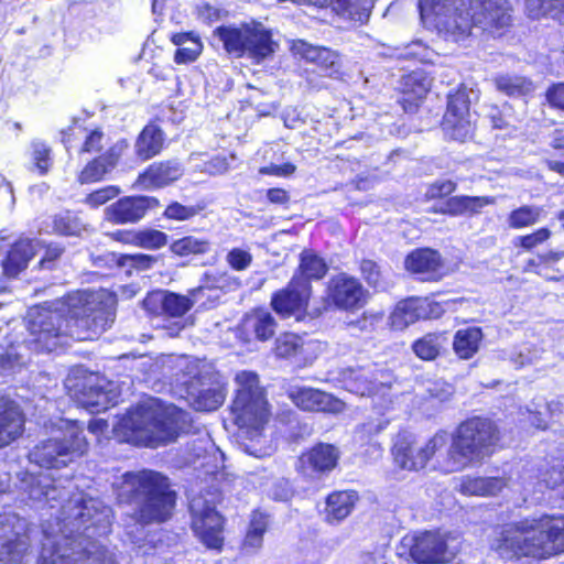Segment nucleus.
Wrapping results in <instances>:
<instances>
[{
    "instance_id": "obj_1",
    "label": "nucleus",
    "mask_w": 564,
    "mask_h": 564,
    "mask_svg": "<svg viewBox=\"0 0 564 564\" xmlns=\"http://www.w3.org/2000/svg\"><path fill=\"white\" fill-rule=\"evenodd\" d=\"M30 498L62 500L57 520L62 523L57 534H45L37 564H117L110 553L95 536L110 532L111 509L98 498L77 491L69 495L65 487H57L50 476H40L31 482Z\"/></svg>"
},
{
    "instance_id": "obj_2",
    "label": "nucleus",
    "mask_w": 564,
    "mask_h": 564,
    "mask_svg": "<svg viewBox=\"0 0 564 564\" xmlns=\"http://www.w3.org/2000/svg\"><path fill=\"white\" fill-rule=\"evenodd\" d=\"M79 311L69 319L58 311L34 307L28 313L29 337L26 344L35 351H52L61 338L93 339L115 321L116 300L106 291L83 292L78 296Z\"/></svg>"
},
{
    "instance_id": "obj_3",
    "label": "nucleus",
    "mask_w": 564,
    "mask_h": 564,
    "mask_svg": "<svg viewBox=\"0 0 564 564\" xmlns=\"http://www.w3.org/2000/svg\"><path fill=\"white\" fill-rule=\"evenodd\" d=\"M188 414L175 405L150 398L132 408L115 426L126 441L158 447L173 442L186 427Z\"/></svg>"
},
{
    "instance_id": "obj_4",
    "label": "nucleus",
    "mask_w": 564,
    "mask_h": 564,
    "mask_svg": "<svg viewBox=\"0 0 564 564\" xmlns=\"http://www.w3.org/2000/svg\"><path fill=\"white\" fill-rule=\"evenodd\" d=\"M491 547L507 560L521 555L545 558L564 553V516L508 525Z\"/></svg>"
},
{
    "instance_id": "obj_5",
    "label": "nucleus",
    "mask_w": 564,
    "mask_h": 564,
    "mask_svg": "<svg viewBox=\"0 0 564 564\" xmlns=\"http://www.w3.org/2000/svg\"><path fill=\"white\" fill-rule=\"evenodd\" d=\"M498 438L492 421L479 416L468 419L457 426L446 454L437 460V468L452 474L479 465L491 456Z\"/></svg>"
},
{
    "instance_id": "obj_6",
    "label": "nucleus",
    "mask_w": 564,
    "mask_h": 564,
    "mask_svg": "<svg viewBox=\"0 0 564 564\" xmlns=\"http://www.w3.org/2000/svg\"><path fill=\"white\" fill-rule=\"evenodd\" d=\"M119 496L137 505V520L143 524L169 520L176 500L169 479L152 470L124 474Z\"/></svg>"
},
{
    "instance_id": "obj_7",
    "label": "nucleus",
    "mask_w": 564,
    "mask_h": 564,
    "mask_svg": "<svg viewBox=\"0 0 564 564\" xmlns=\"http://www.w3.org/2000/svg\"><path fill=\"white\" fill-rule=\"evenodd\" d=\"M237 386L236 397L231 404L234 422L239 429L245 430V451L256 457L270 455L271 447L261 446V429L268 420L267 400L263 389L259 384L257 373L240 371L235 377Z\"/></svg>"
},
{
    "instance_id": "obj_8",
    "label": "nucleus",
    "mask_w": 564,
    "mask_h": 564,
    "mask_svg": "<svg viewBox=\"0 0 564 564\" xmlns=\"http://www.w3.org/2000/svg\"><path fill=\"white\" fill-rule=\"evenodd\" d=\"M83 432V426L77 422L61 420L57 435L36 445L29 454L30 460L46 468L67 466L88 448Z\"/></svg>"
},
{
    "instance_id": "obj_9",
    "label": "nucleus",
    "mask_w": 564,
    "mask_h": 564,
    "mask_svg": "<svg viewBox=\"0 0 564 564\" xmlns=\"http://www.w3.org/2000/svg\"><path fill=\"white\" fill-rule=\"evenodd\" d=\"M214 33L227 53L235 57L247 55L258 63L270 57L278 47L270 31L261 23L242 24L239 28L219 26Z\"/></svg>"
},
{
    "instance_id": "obj_10",
    "label": "nucleus",
    "mask_w": 564,
    "mask_h": 564,
    "mask_svg": "<svg viewBox=\"0 0 564 564\" xmlns=\"http://www.w3.org/2000/svg\"><path fill=\"white\" fill-rule=\"evenodd\" d=\"M446 442V433L443 431L435 433L424 443H421L413 433L402 431L397 434L391 447L393 463L401 470L420 471L440 449L445 447Z\"/></svg>"
},
{
    "instance_id": "obj_11",
    "label": "nucleus",
    "mask_w": 564,
    "mask_h": 564,
    "mask_svg": "<svg viewBox=\"0 0 564 564\" xmlns=\"http://www.w3.org/2000/svg\"><path fill=\"white\" fill-rule=\"evenodd\" d=\"M217 498L214 492L195 496L189 501V511L195 534L207 547L218 550L224 541V519L216 510Z\"/></svg>"
},
{
    "instance_id": "obj_12",
    "label": "nucleus",
    "mask_w": 564,
    "mask_h": 564,
    "mask_svg": "<svg viewBox=\"0 0 564 564\" xmlns=\"http://www.w3.org/2000/svg\"><path fill=\"white\" fill-rule=\"evenodd\" d=\"M458 0H419L421 18L425 23L453 37L454 41L470 34L469 20L457 13Z\"/></svg>"
},
{
    "instance_id": "obj_13",
    "label": "nucleus",
    "mask_w": 564,
    "mask_h": 564,
    "mask_svg": "<svg viewBox=\"0 0 564 564\" xmlns=\"http://www.w3.org/2000/svg\"><path fill=\"white\" fill-rule=\"evenodd\" d=\"M477 94L460 86L448 95L447 109L443 118V129L453 140L464 141L473 131L470 104Z\"/></svg>"
},
{
    "instance_id": "obj_14",
    "label": "nucleus",
    "mask_w": 564,
    "mask_h": 564,
    "mask_svg": "<svg viewBox=\"0 0 564 564\" xmlns=\"http://www.w3.org/2000/svg\"><path fill=\"white\" fill-rule=\"evenodd\" d=\"M108 384L106 379L96 375H89L75 381L67 380L72 398L90 412L108 409L113 398L112 391L106 387Z\"/></svg>"
},
{
    "instance_id": "obj_15",
    "label": "nucleus",
    "mask_w": 564,
    "mask_h": 564,
    "mask_svg": "<svg viewBox=\"0 0 564 564\" xmlns=\"http://www.w3.org/2000/svg\"><path fill=\"white\" fill-rule=\"evenodd\" d=\"M14 514H0V562L19 563L28 554L30 539Z\"/></svg>"
},
{
    "instance_id": "obj_16",
    "label": "nucleus",
    "mask_w": 564,
    "mask_h": 564,
    "mask_svg": "<svg viewBox=\"0 0 564 564\" xmlns=\"http://www.w3.org/2000/svg\"><path fill=\"white\" fill-rule=\"evenodd\" d=\"M507 0H469L468 15L471 26L495 34L510 24Z\"/></svg>"
},
{
    "instance_id": "obj_17",
    "label": "nucleus",
    "mask_w": 564,
    "mask_h": 564,
    "mask_svg": "<svg viewBox=\"0 0 564 564\" xmlns=\"http://www.w3.org/2000/svg\"><path fill=\"white\" fill-rule=\"evenodd\" d=\"M327 297V305L333 304L344 311H356L365 306L367 291L357 278L339 273L328 281Z\"/></svg>"
},
{
    "instance_id": "obj_18",
    "label": "nucleus",
    "mask_w": 564,
    "mask_h": 564,
    "mask_svg": "<svg viewBox=\"0 0 564 564\" xmlns=\"http://www.w3.org/2000/svg\"><path fill=\"white\" fill-rule=\"evenodd\" d=\"M401 547L408 550L410 556L417 563L447 562L452 556L447 552L444 538L434 532L406 535L401 541Z\"/></svg>"
},
{
    "instance_id": "obj_19",
    "label": "nucleus",
    "mask_w": 564,
    "mask_h": 564,
    "mask_svg": "<svg viewBox=\"0 0 564 564\" xmlns=\"http://www.w3.org/2000/svg\"><path fill=\"white\" fill-rule=\"evenodd\" d=\"M159 207L152 196H126L105 209V218L113 224H133L142 219L147 212Z\"/></svg>"
},
{
    "instance_id": "obj_20",
    "label": "nucleus",
    "mask_w": 564,
    "mask_h": 564,
    "mask_svg": "<svg viewBox=\"0 0 564 564\" xmlns=\"http://www.w3.org/2000/svg\"><path fill=\"white\" fill-rule=\"evenodd\" d=\"M177 380L182 381L186 389L220 382V375L213 362L188 356H181L175 361Z\"/></svg>"
},
{
    "instance_id": "obj_21",
    "label": "nucleus",
    "mask_w": 564,
    "mask_h": 564,
    "mask_svg": "<svg viewBox=\"0 0 564 564\" xmlns=\"http://www.w3.org/2000/svg\"><path fill=\"white\" fill-rule=\"evenodd\" d=\"M288 395L297 408L304 411L339 413L344 410V403L340 400L318 389L291 387Z\"/></svg>"
},
{
    "instance_id": "obj_22",
    "label": "nucleus",
    "mask_w": 564,
    "mask_h": 564,
    "mask_svg": "<svg viewBox=\"0 0 564 564\" xmlns=\"http://www.w3.org/2000/svg\"><path fill=\"white\" fill-rule=\"evenodd\" d=\"M339 458L338 449L330 444H317L299 457L297 469L307 477L333 470Z\"/></svg>"
},
{
    "instance_id": "obj_23",
    "label": "nucleus",
    "mask_w": 564,
    "mask_h": 564,
    "mask_svg": "<svg viewBox=\"0 0 564 564\" xmlns=\"http://www.w3.org/2000/svg\"><path fill=\"white\" fill-rule=\"evenodd\" d=\"M300 278H292L286 289L272 296V307L283 316H289L307 306L312 289L301 284Z\"/></svg>"
},
{
    "instance_id": "obj_24",
    "label": "nucleus",
    "mask_w": 564,
    "mask_h": 564,
    "mask_svg": "<svg viewBox=\"0 0 564 564\" xmlns=\"http://www.w3.org/2000/svg\"><path fill=\"white\" fill-rule=\"evenodd\" d=\"M183 172L182 164L176 160L156 162L138 176L134 186L142 189L163 187L178 180Z\"/></svg>"
},
{
    "instance_id": "obj_25",
    "label": "nucleus",
    "mask_w": 564,
    "mask_h": 564,
    "mask_svg": "<svg viewBox=\"0 0 564 564\" xmlns=\"http://www.w3.org/2000/svg\"><path fill=\"white\" fill-rule=\"evenodd\" d=\"M276 328L272 314L265 310H254L247 314L239 327L240 337L246 341H265L271 338Z\"/></svg>"
},
{
    "instance_id": "obj_26",
    "label": "nucleus",
    "mask_w": 564,
    "mask_h": 564,
    "mask_svg": "<svg viewBox=\"0 0 564 564\" xmlns=\"http://www.w3.org/2000/svg\"><path fill=\"white\" fill-rule=\"evenodd\" d=\"M405 269L421 276L422 280H437L443 267L440 253L433 249H416L409 253L404 261Z\"/></svg>"
},
{
    "instance_id": "obj_27",
    "label": "nucleus",
    "mask_w": 564,
    "mask_h": 564,
    "mask_svg": "<svg viewBox=\"0 0 564 564\" xmlns=\"http://www.w3.org/2000/svg\"><path fill=\"white\" fill-rule=\"evenodd\" d=\"M24 417L19 405L9 399H0V447L9 445L23 432Z\"/></svg>"
},
{
    "instance_id": "obj_28",
    "label": "nucleus",
    "mask_w": 564,
    "mask_h": 564,
    "mask_svg": "<svg viewBox=\"0 0 564 564\" xmlns=\"http://www.w3.org/2000/svg\"><path fill=\"white\" fill-rule=\"evenodd\" d=\"M294 50L304 59L321 67L327 76L338 77L340 75V59L336 52L323 46H313L303 41L294 44Z\"/></svg>"
},
{
    "instance_id": "obj_29",
    "label": "nucleus",
    "mask_w": 564,
    "mask_h": 564,
    "mask_svg": "<svg viewBox=\"0 0 564 564\" xmlns=\"http://www.w3.org/2000/svg\"><path fill=\"white\" fill-rule=\"evenodd\" d=\"M37 242L28 238L18 240L12 245L6 259L2 261L3 273L9 278H15L26 267L35 254Z\"/></svg>"
},
{
    "instance_id": "obj_30",
    "label": "nucleus",
    "mask_w": 564,
    "mask_h": 564,
    "mask_svg": "<svg viewBox=\"0 0 564 564\" xmlns=\"http://www.w3.org/2000/svg\"><path fill=\"white\" fill-rule=\"evenodd\" d=\"M188 400L196 411L217 410L225 400V389L220 382L194 387L187 390Z\"/></svg>"
},
{
    "instance_id": "obj_31",
    "label": "nucleus",
    "mask_w": 564,
    "mask_h": 564,
    "mask_svg": "<svg viewBox=\"0 0 564 564\" xmlns=\"http://www.w3.org/2000/svg\"><path fill=\"white\" fill-rule=\"evenodd\" d=\"M346 388L359 395L384 394L389 386L372 380L369 372L364 369H348L344 372Z\"/></svg>"
},
{
    "instance_id": "obj_32",
    "label": "nucleus",
    "mask_w": 564,
    "mask_h": 564,
    "mask_svg": "<svg viewBox=\"0 0 564 564\" xmlns=\"http://www.w3.org/2000/svg\"><path fill=\"white\" fill-rule=\"evenodd\" d=\"M63 133V142L67 150L74 147L73 139H83V144L79 149V154L98 153L105 147V134L99 129L88 131L83 127H72L68 129L67 132Z\"/></svg>"
},
{
    "instance_id": "obj_33",
    "label": "nucleus",
    "mask_w": 564,
    "mask_h": 564,
    "mask_svg": "<svg viewBox=\"0 0 564 564\" xmlns=\"http://www.w3.org/2000/svg\"><path fill=\"white\" fill-rule=\"evenodd\" d=\"M164 132L155 124H148L139 134L134 151L142 161L150 160L161 152L164 144Z\"/></svg>"
},
{
    "instance_id": "obj_34",
    "label": "nucleus",
    "mask_w": 564,
    "mask_h": 564,
    "mask_svg": "<svg viewBox=\"0 0 564 564\" xmlns=\"http://www.w3.org/2000/svg\"><path fill=\"white\" fill-rule=\"evenodd\" d=\"M328 271L323 258L310 250H304L300 256V264L293 278H300L301 284L311 288L312 280H321Z\"/></svg>"
},
{
    "instance_id": "obj_35",
    "label": "nucleus",
    "mask_w": 564,
    "mask_h": 564,
    "mask_svg": "<svg viewBox=\"0 0 564 564\" xmlns=\"http://www.w3.org/2000/svg\"><path fill=\"white\" fill-rule=\"evenodd\" d=\"M358 497L355 491H335L326 500V521L338 523L352 511Z\"/></svg>"
},
{
    "instance_id": "obj_36",
    "label": "nucleus",
    "mask_w": 564,
    "mask_h": 564,
    "mask_svg": "<svg viewBox=\"0 0 564 564\" xmlns=\"http://www.w3.org/2000/svg\"><path fill=\"white\" fill-rule=\"evenodd\" d=\"M494 203L495 198L488 196H453L443 203L440 212L458 216L465 213H478L482 207Z\"/></svg>"
},
{
    "instance_id": "obj_37",
    "label": "nucleus",
    "mask_w": 564,
    "mask_h": 564,
    "mask_svg": "<svg viewBox=\"0 0 564 564\" xmlns=\"http://www.w3.org/2000/svg\"><path fill=\"white\" fill-rule=\"evenodd\" d=\"M508 485L505 477H466L460 485L465 495L495 496Z\"/></svg>"
},
{
    "instance_id": "obj_38",
    "label": "nucleus",
    "mask_w": 564,
    "mask_h": 564,
    "mask_svg": "<svg viewBox=\"0 0 564 564\" xmlns=\"http://www.w3.org/2000/svg\"><path fill=\"white\" fill-rule=\"evenodd\" d=\"M425 302L421 299L401 301L391 314L392 325L397 328L406 327L420 318L426 317Z\"/></svg>"
},
{
    "instance_id": "obj_39",
    "label": "nucleus",
    "mask_w": 564,
    "mask_h": 564,
    "mask_svg": "<svg viewBox=\"0 0 564 564\" xmlns=\"http://www.w3.org/2000/svg\"><path fill=\"white\" fill-rule=\"evenodd\" d=\"M204 288H196L188 292L187 295H180L165 291L164 312L163 315L173 318L183 317L200 299Z\"/></svg>"
},
{
    "instance_id": "obj_40",
    "label": "nucleus",
    "mask_w": 564,
    "mask_h": 564,
    "mask_svg": "<svg viewBox=\"0 0 564 564\" xmlns=\"http://www.w3.org/2000/svg\"><path fill=\"white\" fill-rule=\"evenodd\" d=\"M481 339L482 333L479 327L459 329L455 334L453 347L459 358L469 359L478 351Z\"/></svg>"
},
{
    "instance_id": "obj_41",
    "label": "nucleus",
    "mask_w": 564,
    "mask_h": 564,
    "mask_svg": "<svg viewBox=\"0 0 564 564\" xmlns=\"http://www.w3.org/2000/svg\"><path fill=\"white\" fill-rule=\"evenodd\" d=\"M306 350L304 339L294 333L281 334L274 343L273 352L275 357L282 359L295 358Z\"/></svg>"
},
{
    "instance_id": "obj_42",
    "label": "nucleus",
    "mask_w": 564,
    "mask_h": 564,
    "mask_svg": "<svg viewBox=\"0 0 564 564\" xmlns=\"http://www.w3.org/2000/svg\"><path fill=\"white\" fill-rule=\"evenodd\" d=\"M525 7L534 19L550 15L564 24V0H525Z\"/></svg>"
},
{
    "instance_id": "obj_43",
    "label": "nucleus",
    "mask_w": 564,
    "mask_h": 564,
    "mask_svg": "<svg viewBox=\"0 0 564 564\" xmlns=\"http://www.w3.org/2000/svg\"><path fill=\"white\" fill-rule=\"evenodd\" d=\"M446 338L443 334L430 333L415 340L412 345L414 354L423 360H433L438 355Z\"/></svg>"
},
{
    "instance_id": "obj_44",
    "label": "nucleus",
    "mask_w": 564,
    "mask_h": 564,
    "mask_svg": "<svg viewBox=\"0 0 564 564\" xmlns=\"http://www.w3.org/2000/svg\"><path fill=\"white\" fill-rule=\"evenodd\" d=\"M123 239L145 249H159L167 243V236L158 229L130 231Z\"/></svg>"
},
{
    "instance_id": "obj_45",
    "label": "nucleus",
    "mask_w": 564,
    "mask_h": 564,
    "mask_svg": "<svg viewBox=\"0 0 564 564\" xmlns=\"http://www.w3.org/2000/svg\"><path fill=\"white\" fill-rule=\"evenodd\" d=\"M170 249L173 253L180 257H186L191 254H204L210 250V242L207 239L198 238L194 236H186L175 240Z\"/></svg>"
},
{
    "instance_id": "obj_46",
    "label": "nucleus",
    "mask_w": 564,
    "mask_h": 564,
    "mask_svg": "<svg viewBox=\"0 0 564 564\" xmlns=\"http://www.w3.org/2000/svg\"><path fill=\"white\" fill-rule=\"evenodd\" d=\"M543 212L540 206L523 205L509 214L508 225L516 229L532 226L540 220Z\"/></svg>"
},
{
    "instance_id": "obj_47",
    "label": "nucleus",
    "mask_w": 564,
    "mask_h": 564,
    "mask_svg": "<svg viewBox=\"0 0 564 564\" xmlns=\"http://www.w3.org/2000/svg\"><path fill=\"white\" fill-rule=\"evenodd\" d=\"M543 269L540 276L547 281H560L564 278V250L543 253Z\"/></svg>"
},
{
    "instance_id": "obj_48",
    "label": "nucleus",
    "mask_w": 564,
    "mask_h": 564,
    "mask_svg": "<svg viewBox=\"0 0 564 564\" xmlns=\"http://www.w3.org/2000/svg\"><path fill=\"white\" fill-rule=\"evenodd\" d=\"M498 90L508 96H523L533 90L532 83L521 76L503 75L495 79Z\"/></svg>"
},
{
    "instance_id": "obj_49",
    "label": "nucleus",
    "mask_w": 564,
    "mask_h": 564,
    "mask_svg": "<svg viewBox=\"0 0 564 564\" xmlns=\"http://www.w3.org/2000/svg\"><path fill=\"white\" fill-rule=\"evenodd\" d=\"M53 231L63 236H80L85 225L79 217L69 212L57 214L53 217Z\"/></svg>"
},
{
    "instance_id": "obj_50",
    "label": "nucleus",
    "mask_w": 564,
    "mask_h": 564,
    "mask_svg": "<svg viewBox=\"0 0 564 564\" xmlns=\"http://www.w3.org/2000/svg\"><path fill=\"white\" fill-rule=\"evenodd\" d=\"M267 516L260 512H253L243 542L245 549L258 550L259 547H261L263 534L267 531Z\"/></svg>"
},
{
    "instance_id": "obj_51",
    "label": "nucleus",
    "mask_w": 564,
    "mask_h": 564,
    "mask_svg": "<svg viewBox=\"0 0 564 564\" xmlns=\"http://www.w3.org/2000/svg\"><path fill=\"white\" fill-rule=\"evenodd\" d=\"M423 398L445 402L454 394V388L442 379H426L423 381Z\"/></svg>"
},
{
    "instance_id": "obj_52",
    "label": "nucleus",
    "mask_w": 564,
    "mask_h": 564,
    "mask_svg": "<svg viewBox=\"0 0 564 564\" xmlns=\"http://www.w3.org/2000/svg\"><path fill=\"white\" fill-rule=\"evenodd\" d=\"M159 258L155 256L135 253V254H120L117 257L116 262L118 267L127 268V273H131V270L144 271L151 269Z\"/></svg>"
},
{
    "instance_id": "obj_53",
    "label": "nucleus",
    "mask_w": 564,
    "mask_h": 564,
    "mask_svg": "<svg viewBox=\"0 0 564 564\" xmlns=\"http://www.w3.org/2000/svg\"><path fill=\"white\" fill-rule=\"evenodd\" d=\"M360 272L368 285L380 291L388 290L389 282L375 261L368 259L362 260L360 263Z\"/></svg>"
},
{
    "instance_id": "obj_54",
    "label": "nucleus",
    "mask_w": 564,
    "mask_h": 564,
    "mask_svg": "<svg viewBox=\"0 0 564 564\" xmlns=\"http://www.w3.org/2000/svg\"><path fill=\"white\" fill-rule=\"evenodd\" d=\"M109 172L101 159L97 156L85 165L78 176V181L82 184L98 182Z\"/></svg>"
},
{
    "instance_id": "obj_55",
    "label": "nucleus",
    "mask_w": 564,
    "mask_h": 564,
    "mask_svg": "<svg viewBox=\"0 0 564 564\" xmlns=\"http://www.w3.org/2000/svg\"><path fill=\"white\" fill-rule=\"evenodd\" d=\"M544 350L538 346H523L513 357L518 367L538 365L543 359Z\"/></svg>"
},
{
    "instance_id": "obj_56",
    "label": "nucleus",
    "mask_w": 564,
    "mask_h": 564,
    "mask_svg": "<svg viewBox=\"0 0 564 564\" xmlns=\"http://www.w3.org/2000/svg\"><path fill=\"white\" fill-rule=\"evenodd\" d=\"M429 85L420 83L413 93H405L400 100V104L405 112H415L419 109L420 101L427 94Z\"/></svg>"
},
{
    "instance_id": "obj_57",
    "label": "nucleus",
    "mask_w": 564,
    "mask_h": 564,
    "mask_svg": "<svg viewBox=\"0 0 564 564\" xmlns=\"http://www.w3.org/2000/svg\"><path fill=\"white\" fill-rule=\"evenodd\" d=\"M203 45L199 40L189 41V44L176 50L174 61L177 64H187L194 62L202 53Z\"/></svg>"
},
{
    "instance_id": "obj_58",
    "label": "nucleus",
    "mask_w": 564,
    "mask_h": 564,
    "mask_svg": "<svg viewBox=\"0 0 564 564\" xmlns=\"http://www.w3.org/2000/svg\"><path fill=\"white\" fill-rule=\"evenodd\" d=\"M252 254L249 251L240 248L231 249L226 256L227 263L237 271H243L248 269L252 262Z\"/></svg>"
},
{
    "instance_id": "obj_59",
    "label": "nucleus",
    "mask_w": 564,
    "mask_h": 564,
    "mask_svg": "<svg viewBox=\"0 0 564 564\" xmlns=\"http://www.w3.org/2000/svg\"><path fill=\"white\" fill-rule=\"evenodd\" d=\"M23 365H25V359L14 346L0 356V367L4 372H13Z\"/></svg>"
},
{
    "instance_id": "obj_60",
    "label": "nucleus",
    "mask_w": 564,
    "mask_h": 564,
    "mask_svg": "<svg viewBox=\"0 0 564 564\" xmlns=\"http://www.w3.org/2000/svg\"><path fill=\"white\" fill-rule=\"evenodd\" d=\"M119 193L120 189L117 186H106L87 195L85 203L90 207H98L118 196Z\"/></svg>"
},
{
    "instance_id": "obj_61",
    "label": "nucleus",
    "mask_w": 564,
    "mask_h": 564,
    "mask_svg": "<svg viewBox=\"0 0 564 564\" xmlns=\"http://www.w3.org/2000/svg\"><path fill=\"white\" fill-rule=\"evenodd\" d=\"M199 210L200 209L195 206H185L174 202L166 207L164 216L169 219L187 220L196 216Z\"/></svg>"
},
{
    "instance_id": "obj_62",
    "label": "nucleus",
    "mask_w": 564,
    "mask_h": 564,
    "mask_svg": "<svg viewBox=\"0 0 564 564\" xmlns=\"http://www.w3.org/2000/svg\"><path fill=\"white\" fill-rule=\"evenodd\" d=\"M551 237V230L540 228L536 231L517 238L516 246H520L525 250H531L536 246L545 242Z\"/></svg>"
},
{
    "instance_id": "obj_63",
    "label": "nucleus",
    "mask_w": 564,
    "mask_h": 564,
    "mask_svg": "<svg viewBox=\"0 0 564 564\" xmlns=\"http://www.w3.org/2000/svg\"><path fill=\"white\" fill-rule=\"evenodd\" d=\"M165 291L158 290L150 292L142 301L143 308L152 315H163Z\"/></svg>"
},
{
    "instance_id": "obj_64",
    "label": "nucleus",
    "mask_w": 564,
    "mask_h": 564,
    "mask_svg": "<svg viewBox=\"0 0 564 564\" xmlns=\"http://www.w3.org/2000/svg\"><path fill=\"white\" fill-rule=\"evenodd\" d=\"M128 149L126 140H119L112 144L104 154L99 155L106 167L111 171L117 165L123 152Z\"/></svg>"
}]
</instances>
